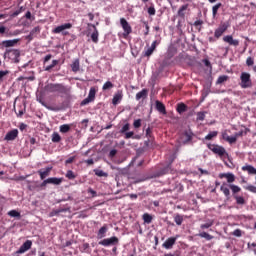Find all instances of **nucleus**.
<instances>
[{"label": "nucleus", "mask_w": 256, "mask_h": 256, "mask_svg": "<svg viewBox=\"0 0 256 256\" xmlns=\"http://www.w3.org/2000/svg\"><path fill=\"white\" fill-rule=\"evenodd\" d=\"M46 93H59L65 97H71V88L61 83H49L44 87Z\"/></svg>", "instance_id": "obj_1"}, {"label": "nucleus", "mask_w": 256, "mask_h": 256, "mask_svg": "<svg viewBox=\"0 0 256 256\" xmlns=\"http://www.w3.org/2000/svg\"><path fill=\"white\" fill-rule=\"evenodd\" d=\"M207 148L214 153V155H218L220 159H223V157H229V153H227V150H225V147L217 145V144H207Z\"/></svg>", "instance_id": "obj_2"}, {"label": "nucleus", "mask_w": 256, "mask_h": 256, "mask_svg": "<svg viewBox=\"0 0 256 256\" xmlns=\"http://www.w3.org/2000/svg\"><path fill=\"white\" fill-rule=\"evenodd\" d=\"M21 57V51L17 49H7L4 52V59H10L12 63H19Z\"/></svg>", "instance_id": "obj_3"}, {"label": "nucleus", "mask_w": 256, "mask_h": 256, "mask_svg": "<svg viewBox=\"0 0 256 256\" xmlns=\"http://www.w3.org/2000/svg\"><path fill=\"white\" fill-rule=\"evenodd\" d=\"M240 81V87L242 89H249V87H253V82L251 81V74L247 72L241 73Z\"/></svg>", "instance_id": "obj_4"}, {"label": "nucleus", "mask_w": 256, "mask_h": 256, "mask_svg": "<svg viewBox=\"0 0 256 256\" xmlns=\"http://www.w3.org/2000/svg\"><path fill=\"white\" fill-rule=\"evenodd\" d=\"M120 25L124 31L122 33V37H123V39H127L129 37V35H131L133 33V28L131 27L129 22H127V20L125 18H120Z\"/></svg>", "instance_id": "obj_5"}, {"label": "nucleus", "mask_w": 256, "mask_h": 256, "mask_svg": "<svg viewBox=\"0 0 256 256\" xmlns=\"http://www.w3.org/2000/svg\"><path fill=\"white\" fill-rule=\"evenodd\" d=\"M72 27H73V24L65 23L54 28L52 30V33H54L55 35H59V33H62V35L67 36L69 35V32L67 31V29H72Z\"/></svg>", "instance_id": "obj_6"}, {"label": "nucleus", "mask_w": 256, "mask_h": 256, "mask_svg": "<svg viewBox=\"0 0 256 256\" xmlns=\"http://www.w3.org/2000/svg\"><path fill=\"white\" fill-rule=\"evenodd\" d=\"M99 245H102V247H112L119 245V238L117 236H112L110 238H105L98 242Z\"/></svg>", "instance_id": "obj_7"}, {"label": "nucleus", "mask_w": 256, "mask_h": 256, "mask_svg": "<svg viewBox=\"0 0 256 256\" xmlns=\"http://www.w3.org/2000/svg\"><path fill=\"white\" fill-rule=\"evenodd\" d=\"M193 137H195V134L191 130H185L182 133L181 141L184 145H187L188 143H191L193 141Z\"/></svg>", "instance_id": "obj_8"}, {"label": "nucleus", "mask_w": 256, "mask_h": 256, "mask_svg": "<svg viewBox=\"0 0 256 256\" xmlns=\"http://www.w3.org/2000/svg\"><path fill=\"white\" fill-rule=\"evenodd\" d=\"M177 239H179V235H176L175 237L168 238L162 244V247H164V249H173V245H175V243H177Z\"/></svg>", "instance_id": "obj_9"}, {"label": "nucleus", "mask_w": 256, "mask_h": 256, "mask_svg": "<svg viewBox=\"0 0 256 256\" xmlns=\"http://www.w3.org/2000/svg\"><path fill=\"white\" fill-rule=\"evenodd\" d=\"M224 43H228L232 47H239V40L233 39L232 35H226L223 37Z\"/></svg>", "instance_id": "obj_10"}, {"label": "nucleus", "mask_w": 256, "mask_h": 256, "mask_svg": "<svg viewBox=\"0 0 256 256\" xmlns=\"http://www.w3.org/2000/svg\"><path fill=\"white\" fill-rule=\"evenodd\" d=\"M51 171H53V167H46L44 170H38V175H40L41 181H45V179L51 175Z\"/></svg>", "instance_id": "obj_11"}, {"label": "nucleus", "mask_w": 256, "mask_h": 256, "mask_svg": "<svg viewBox=\"0 0 256 256\" xmlns=\"http://www.w3.org/2000/svg\"><path fill=\"white\" fill-rule=\"evenodd\" d=\"M169 171H171V164H168L167 166L160 169L158 172L154 173V175L152 176V179L157 177H163V175H167Z\"/></svg>", "instance_id": "obj_12"}, {"label": "nucleus", "mask_w": 256, "mask_h": 256, "mask_svg": "<svg viewBox=\"0 0 256 256\" xmlns=\"http://www.w3.org/2000/svg\"><path fill=\"white\" fill-rule=\"evenodd\" d=\"M219 179H226L227 183H235V174L233 173H221L219 174Z\"/></svg>", "instance_id": "obj_13"}, {"label": "nucleus", "mask_w": 256, "mask_h": 256, "mask_svg": "<svg viewBox=\"0 0 256 256\" xmlns=\"http://www.w3.org/2000/svg\"><path fill=\"white\" fill-rule=\"evenodd\" d=\"M122 100H123V90H118L113 96L112 104L119 105V103H121Z\"/></svg>", "instance_id": "obj_14"}, {"label": "nucleus", "mask_w": 256, "mask_h": 256, "mask_svg": "<svg viewBox=\"0 0 256 256\" xmlns=\"http://www.w3.org/2000/svg\"><path fill=\"white\" fill-rule=\"evenodd\" d=\"M18 136H19V130L13 129L6 134L5 141H15L16 137Z\"/></svg>", "instance_id": "obj_15"}, {"label": "nucleus", "mask_w": 256, "mask_h": 256, "mask_svg": "<svg viewBox=\"0 0 256 256\" xmlns=\"http://www.w3.org/2000/svg\"><path fill=\"white\" fill-rule=\"evenodd\" d=\"M227 24H222L219 26V28H217L214 32V37H216V39H219V37H221L223 35V33H225V31H227Z\"/></svg>", "instance_id": "obj_16"}, {"label": "nucleus", "mask_w": 256, "mask_h": 256, "mask_svg": "<svg viewBox=\"0 0 256 256\" xmlns=\"http://www.w3.org/2000/svg\"><path fill=\"white\" fill-rule=\"evenodd\" d=\"M109 227L107 224H104L97 232V239H104L106 237Z\"/></svg>", "instance_id": "obj_17"}, {"label": "nucleus", "mask_w": 256, "mask_h": 256, "mask_svg": "<svg viewBox=\"0 0 256 256\" xmlns=\"http://www.w3.org/2000/svg\"><path fill=\"white\" fill-rule=\"evenodd\" d=\"M33 245V242L31 240H27L26 242L23 243V245L19 248L17 253H25L26 251H29Z\"/></svg>", "instance_id": "obj_18"}, {"label": "nucleus", "mask_w": 256, "mask_h": 256, "mask_svg": "<svg viewBox=\"0 0 256 256\" xmlns=\"http://www.w3.org/2000/svg\"><path fill=\"white\" fill-rule=\"evenodd\" d=\"M155 105L156 110H158L162 115H167V108H165V104H163V102L156 100Z\"/></svg>", "instance_id": "obj_19"}, {"label": "nucleus", "mask_w": 256, "mask_h": 256, "mask_svg": "<svg viewBox=\"0 0 256 256\" xmlns=\"http://www.w3.org/2000/svg\"><path fill=\"white\" fill-rule=\"evenodd\" d=\"M148 95H149V90L144 88L136 94V101H141V99H147Z\"/></svg>", "instance_id": "obj_20"}, {"label": "nucleus", "mask_w": 256, "mask_h": 256, "mask_svg": "<svg viewBox=\"0 0 256 256\" xmlns=\"http://www.w3.org/2000/svg\"><path fill=\"white\" fill-rule=\"evenodd\" d=\"M187 9H189V4H184L180 6L177 12L178 17H180L181 19H185V12L187 11Z\"/></svg>", "instance_id": "obj_21"}, {"label": "nucleus", "mask_w": 256, "mask_h": 256, "mask_svg": "<svg viewBox=\"0 0 256 256\" xmlns=\"http://www.w3.org/2000/svg\"><path fill=\"white\" fill-rule=\"evenodd\" d=\"M17 43H19L18 39H13V40H4L2 41V47H15V45H17Z\"/></svg>", "instance_id": "obj_22"}, {"label": "nucleus", "mask_w": 256, "mask_h": 256, "mask_svg": "<svg viewBox=\"0 0 256 256\" xmlns=\"http://www.w3.org/2000/svg\"><path fill=\"white\" fill-rule=\"evenodd\" d=\"M242 171H247L248 175H256V168L249 164L242 166Z\"/></svg>", "instance_id": "obj_23"}, {"label": "nucleus", "mask_w": 256, "mask_h": 256, "mask_svg": "<svg viewBox=\"0 0 256 256\" xmlns=\"http://www.w3.org/2000/svg\"><path fill=\"white\" fill-rule=\"evenodd\" d=\"M220 191H222L223 195H225L226 197H230L231 196V191L229 190V184H227L226 182H224L221 185Z\"/></svg>", "instance_id": "obj_24"}, {"label": "nucleus", "mask_w": 256, "mask_h": 256, "mask_svg": "<svg viewBox=\"0 0 256 256\" xmlns=\"http://www.w3.org/2000/svg\"><path fill=\"white\" fill-rule=\"evenodd\" d=\"M92 27L94 31L91 34V40L93 41V43H99V30H97V27L93 24H92Z\"/></svg>", "instance_id": "obj_25"}, {"label": "nucleus", "mask_w": 256, "mask_h": 256, "mask_svg": "<svg viewBox=\"0 0 256 256\" xmlns=\"http://www.w3.org/2000/svg\"><path fill=\"white\" fill-rule=\"evenodd\" d=\"M229 189H231L233 197H237V193H241V187L235 184H229Z\"/></svg>", "instance_id": "obj_26"}, {"label": "nucleus", "mask_w": 256, "mask_h": 256, "mask_svg": "<svg viewBox=\"0 0 256 256\" xmlns=\"http://www.w3.org/2000/svg\"><path fill=\"white\" fill-rule=\"evenodd\" d=\"M50 185H61L63 183V178L51 177L48 178Z\"/></svg>", "instance_id": "obj_27"}, {"label": "nucleus", "mask_w": 256, "mask_h": 256, "mask_svg": "<svg viewBox=\"0 0 256 256\" xmlns=\"http://www.w3.org/2000/svg\"><path fill=\"white\" fill-rule=\"evenodd\" d=\"M81 68L79 63V58L75 59L71 64V69L73 73H78L79 69Z\"/></svg>", "instance_id": "obj_28"}, {"label": "nucleus", "mask_w": 256, "mask_h": 256, "mask_svg": "<svg viewBox=\"0 0 256 256\" xmlns=\"http://www.w3.org/2000/svg\"><path fill=\"white\" fill-rule=\"evenodd\" d=\"M198 237H201V239H206V241H211L212 239H215V236H213L207 232H200L198 234Z\"/></svg>", "instance_id": "obj_29"}, {"label": "nucleus", "mask_w": 256, "mask_h": 256, "mask_svg": "<svg viewBox=\"0 0 256 256\" xmlns=\"http://www.w3.org/2000/svg\"><path fill=\"white\" fill-rule=\"evenodd\" d=\"M176 111H177V113L182 115V113H185V111H187V104H185V103L177 104Z\"/></svg>", "instance_id": "obj_30"}, {"label": "nucleus", "mask_w": 256, "mask_h": 256, "mask_svg": "<svg viewBox=\"0 0 256 256\" xmlns=\"http://www.w3.org/2000/svg\"><path fill=\"white\" fill-rule=\"evenodd\" d=\"M217 135H219L218 131H212L204 137V140L205 141H213V139H215V137H217Z\"/></svg>", "instance_id": "obj_31"}, {"label": "nucleus", "mask_w": 256, "mask_h": 256, "mask_svg": "<svg viewBox=\"0 0 256 256\" xmlns=\"http://www.w3.org/2000/svg\"><path fill=\"white\" fill-rule=\"evenodd\" d=\"M142 219H143L144 223H147V225H149L153 221V216H151L149 213H144L142 216Z\"/></svg>", "instance_id": "obj_32"}, {"label": "nucleus", "mask_w": 256, "mask_h": 256, "mask_svg": "<svg viewBox=\"0 0 256 256\" xmlns=\"http://www.w3.org/2000/svg\"><path fill=\"white\" fill-rule=\"evenodd\" d=\"M233 198L236 201V205H245V203H247L243 196L237 195V196H234Z\"/></svg>", "instance_id": "obj_33"}, {"label": "nucleus", "mask_w": 256, "mask_h": 256, "mask_svg": "<svg viewBox=\"0 0 256 256\" xmlns=\"http://www.w3.org/2000/svg\"><path fill=\"white\" fill-rule=\"evenodd\" d=\"M225 81H229V76L221 75L218 77V79L216 81V85H222V83H225Z\"/></svg>", "instance_id": "obj_34"}, {"label": "nucleus", "mask_w": 256, "mask_h": 256, "mask_svg": "<svg viewBox=\"0 0 256 256\" xmlns=\"http://www.w3.org/2000/svg\"><path fill=\"white\" fill-rule=\"evenodd\" d=\"M57 65H59V60H53L50 65L44 67V71H51V69H54Z\"/></svg>", "instance_id": "obj_35"}, {"label": "nucleus", "mask_w": 256, "mask_h": 256, "mask_svg": "<svg viewBox=\"0 0 256 256\" xmlns=\"http://www.w3.org/2000/svg\"><path fill=\"white\" fill-rule=\"evenodd\" d=\"M215 221L213 220H208L206 223L200 225V229H209V227H213Z\"/></svg>", "instance_id": "obj_36"}, {"label": "nucleus", "mask_w": 256, "mask_h": 256, "mask_svg": "<svg viewBox=\"0 0 256 256\" xmlns=\"http://www.w3.org/2000/svg\"><path fill=\"white\" fill-rule=\"evenodd\" d=\"M174 221H175L176 225H183V215L175 214Z\"/></svg>", "instance_id": "obj_37"}, {"label": "nucleus", "mask_w": 256, "mask_h": 256, "mask_svg": "<svg viewBox=\"0 0 256 256\" xmlns=\"http://www.w3.org/2000/svg\"><path fill=\"white\" fill-rule=\"evenodd\" d=\"M71 131V125L64 124L60 126V133H69Z\"/></svg>", "instance_id": "obj_38"}, {"label": "nucleus", "mask_w": 256, "mask_h": 256, "mask_svg": "<svg viewBox=\"0 0 256 256\" xmlns=\"http://www.w3.org/2000/svg\"><path fill=\"white\" fill-rule=\"evenodd\" d=\"M115 87L114 84H112L111 81H107L103 86H102V91H109V89H113Z\"/></svg>", "instance_id": "obj_39"}, {"label": "nucleus", "mask_w": 256, "mask_h": 256, "mask_svg": "<svg viewBox=\"0 0 256 256\" xmlns=\"http://www.w3.org/2000/svg\"><path fill=\"white\" fill-rule=\"evenodd\" d=\"M222 5L223 4L218 3V4H216V5H214L212 7V15H213V17H217V11H219V9H221Z\"/></svg>", "instance_id": "obj_40"}, {"label": "nucleus", "mask_w": 256, "mask_h": 256, "mask_svg": "<svg viewBox=\"0 0 256 256\" xmlns=\"http://www.w3.org/2000/svg\"><path fill=\"white\" fill-rule=\"evenodd\" d=\"M97 94V90L95 87L90 88L88 97L92 100L95 101V95Z\"/></svg>", "instance_id": "obj_41"}, {"label": "nucleus", "mask_w": 256, "mask_h": 256, "mask_svg": "<svg viewBox=\"0 0 256 256\" xmlns=\"http://www.w3.org/2000/svg\"><path fill=\"white\" fill-rule=\"evenodd\" d=\"M61 142V135H59V133L54 132L52 134V143H59Z\"/></svg>", "instance_id": "obj_42"}, {"label": "nucleus", "mask_w": 256, "mask_h": 256, "mask_svg": "<svg viewBox=\"0 0 256 256\" xmlns=\"http://www.w3.org/2000/svg\"><path fill=\"white\" fill-rule=\"evenodd\" d=\"M124 139H137V136H135V132H125L124 133Z\"/></svg>", "instance_id": "obj_43"}, {"label": "nucleus", "mask_w": 256, "mask_h": 256, "mask_svg": "<svg viewBox=\"0 0 256 256\" xmlns=\"http://www.w3.org/2000/svg\"><path fill=\"white\" fill-rule=\"evenodd\" d=\"M39 33H41V27L36 26L30 31V37H35Z\"/></svg>", "instance_id": "obj_44"}, {"label": "nucleus", "mask_w": 256, "mask_h": 256, "mask_svg": "<svg viewBox=\"0 0 256 256\" xmlns=\"http://www.w3.org/2000/svg\"><path fill=\"white\" fill-rule=\"evenodd\" d=\"M9 217H18V219L21 218V213L17 210H10L8 212Z\"/></svg>", "instance_id": "obj_45"}, {"label": "nucleus", "mask_w": 256, "mask_h": 256, "mask_svg": "<svg viewBox=\"0 0 256 256\" xmlns=\"http://www.w3.org/2000/svg\"><path fill=\"white\" fill-rule=\"evenodd\" d=\"M95 175H97V177H108L107 172L103 171V170H99L96 169L94 170Z\"/></svg>", "instance_id": "obj_46"}, {"label": "nucleus", "mask_w": 256, "mask_h": 256, "mask_svg": "<svg viewBox=\"0 0 256 256\" xmlns=\"http://www.w3.org/2000/svg\"><path fill=\"white\" fill-rule=\"evenodd\" d=\"M129 129H131V124L126 123L124 126H122V128L120 129V133L122 135H124L125 133H127L129 131Z\"/></svg>", "instance_id": "obj_47"}, {"label": "nucleus", "mask_w": 256, "mask_h": 256, "mask_svg": "<svg viewBox=\"0 0 256 256\" xmlns=\"http://www.w3.org/2000/svg\"><path fill=\"white\" fill-rule=\"evenodd\" d=\"M66 178L67 179H70V180H73V179H76L77 178V175H75V173L73 172V170H68L66 172Z\"/></svg>", "instance_id": "obj_48"}, {"label": "nucleus", "mask_w": 256, "mask_h": 256, "mask_svg": "<svg viewBox=\"0 0 256 256\" xmlns=\"http://www.w3.org/2000/svg\"><path fill=\"white\" fill-rule=\"evenodd\" d=\"M205 115H207V112H197V121H205Z\"/></svg>", "instance_id": "obj_49"}, {"label": "nucleus", "mask_w": 256, "mask_h": 256, "mask_svg": "<svg viewBox=\"0 0 256 256\" xmlns=\"http://www.w3.org/2000/svg\"><path fill=\"white\" fill-rule=\"evenodd\" d=\"M9 75V70H0V83H3V79Z\"/></svg>", "instance_id": "obj_50"}, {"label": "nucleus", "mask_w": 256, "mask_h": 256, "mask_svg": "<svg viewBox=\"0 0 256 256\" xmlns=\"http://www.w3.org/2000/svg\"><path fill=\"white\" fill-rule=\"evenodd\" d=\"M89 103H93V100L87 96L82 102L80 103L81 107H85V105H89Z\"/></svg>", "instance_id": "obj_51"}, {"label": "nucleus", "mask_w": 256, "mask_h": 256, "mask_svg": "<svg viewBox=\"0 0 256 256\" xmlns=\"http://www.w3.org/2000/svg\"><path fill=\"white\" fill-rule=\"evenodd\" d=\"M244 189L246 191H249L250 193H255L256 194V186L253 185H248V186H244Z\"/></svg>", "instance_id": "obj_52"}, {"label": "nucleus", "mask_w": 256, "mask_h": 256, "mask_svg": "<svg viewBox=\"0 0 256 256\" xmlns=\"http://www.w3.org/2000/svg\"><path fill=\"white\" fill-rule=\"evenodd\" d=\"M146 137L148 138V139H154L153 138V129L151 128V127H148L147 129H146Z\"/></svg>", "instance_id": "obj_53"}, {"label": "nucleus", "mask_w": 256, "mask_h": 256, "mask_svg": "<svg viewBox=\"0 0 256 256\" xmlns=\"http://www.w3.org/2000/svg\"><path fill=\"white\" fill-rule=\"evenodd\" d=\"M155 50L151 47L147 48V50L144 52V57H151Z\"/></svg>", "instance_id": "obj_54"}, {"label": "nucleus", "mask_w": 256, "mask_h": 256, "mask_svg": "<svg viewBox=\"0 0 256 256\" xmlns=\"http://www.w3.org/2000/svg\"><path fill=\"white\" fill-rule=\"evenodd\" d=\"M155 13H157V11L155 10V5L151 4V6L148 8V15H155Z\"/></svg>", "instance_id": "obj_55"}, {"label": "nucleus", "mask_w": 256, "mask_h": 256, "mask_svg": "<svg viewBox=\"0 0 256 256\" xmlns=\"http://www.w3.org/2000/svg\"><path fill=\"white\" fill-rule=\"evenodd\" d=\"M227 143H230V145H233V143H237V137L235 136H230L228 137V140H226Z\"/></svg>", "instance_id": "obj_56"}, {"label": "nucleus", "mask_w": 256, "mask_h": 256, "mask_svg": "<svg viewBox=\"0 0 256 256\" xmlns=\"http://www.w3.org/2000/svg\"><path fill=\"white\" fill-rule=\"evenodd\" d=\"M193 25L194 27H199L198 31H201V25H203V20H196Z\"/></svg>", "instance_id": "obj_57"}, {"label": "nucleus", "mask_w": 256, "mask_h": 256, "mask_svg": "<svg viewBox=\"0 0 256 256\" xmlns=\"http://www.w3.org/2000/svg\"><path fill=\"white\" fill-rule=\"evenodd\" d=\"M254 64H255V61L253 60V58L252 57H248L247 60H246V65L248 67H252V65H254Z\"/></svg>", "instance_id": "obj_58"}, {"label": "nucleus", "mask_w": 256, "mask_h": 256, "mask_svg": "<svg viewBox=\"0 0 256 256\" xmlns=\"http://www.w3.org/2000/svg\"><path fill=\"white\" fill-rule=\"evenodd\" d=\"M134 129H139L141 127V119H137L133 122Z\"/></svg>", "instance_id": "obj_59"}, {"label": "nucleus", "mask_w": 256, "mask_h": 256, "mask_svg": "<svg viewBox=\"0 0 256 256\" xmlns=\"http://www.w3.org/2000/svg\"><path fill=\"white\" fill-rule=\"evenodd\" d=\"M26 19H30L31 21H35V16L31 15V11H27L25 14Z\"/></svg>", "instance_id": "obj_60"}, {"label": "nucleus", "mask_w": 256, "mask_h": 256, "mask_svg": "<svg viewBox=\"0 0 256 256\" xmlns=\"http://www.w3.org/2000/svg\"><path fill=\"white\" fill-rule=\"evenodd\" d=\"M232 235H234V237H241L242 235L241 229L234 230Z\"/></svg>", "instance_id": "obj_61"}, {"label": "nucleus", "mask_w": 256, "mask_h": 256, "mask_svg": "<svg viewBox=\"0 0 256 256\" xmlns=\"http://www.w3.org/2000/svg\"><path fill=\"white\" fill-rule=\"evenodd\" d=\"M47 185H49V178L43 180V182L40 184V187L42 189H45V187H47Z\"/></svg>", "instance_id": "obj_62"}, {"label": "nucleus", "mask_w": 256, "mask_h": 256, "mask_svg": "<svg viewBox=\"0 0 256 256\" xmlns=\"http://www.w3.org/2000/svg\"><path fill=\"white\" fill-rule=\"evenodd\" d=\"M52 57H53V55L47 54V55L44 57V62H43L44 65H45V63H47L48 61H51Z\"/></svg>", "instance_id": "obj_63"}, {"label": "nucleus", "mask_w": 256, "mask_h": 256, "mask_svg": "<svg viewBox=\"0 0 256 256\" xmlns=\"http://www.w3.org/2000/svg\"><path fill=\"white\" fill-rule=\"evenodd\" d=\"M115 155H117V150L112 149V150L109 152V157H110V159H113V157H115Z\"/></svg>", "instance_id": "obj_64"}]
</instances>
